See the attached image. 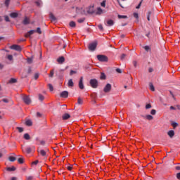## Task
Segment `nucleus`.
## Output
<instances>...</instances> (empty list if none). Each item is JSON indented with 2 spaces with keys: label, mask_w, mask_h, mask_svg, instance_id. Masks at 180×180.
Wrapping results in <instances>:
<instances>
[{
  "label": "nucleus",
  "mask_w": 180,
  "mask_h": 180,
  "mask_svg": "<svg viewBox=\"0 0 180 180\" xmlns=\"http://www.w3.org/2000/svg\"><path fill=\"white\" fill-rule=\"evenodd\" d=\"M25 124L26 126H32V124H33V122H32V120H28L25 122Z\"/></svg>",
  "instance_id": "obj_24"
},
{
  "label": "nucleus",
  "mask_w": 180,
  "mask_h": 180,
  "mask_svg": "<svg viewBox=\"0 0 180 180\" xmlns=\"http://www.w3.org/2000/svg\"><path fill=\"white\" fill-rule=\"evenodd\" d=\"M146 109H151V104H147L146 105Z\"/></svg>",
  "instance_id": "obj_51"
},
{
  "label": "nucleus",
  "mask_w": 180,
  "mask_h": 180,
  "mask_svg": "<svg viewBox=\"0 0 180 180\" xmlns=\"http://www.w3.org/2000/svg\"><path fill=\"white\" fill-rule=\"evenodd\" d=\"M146 119H148V120H153V119H154V117H153V115H146Z\"/></svg>",
  "instance_id": "obj_36"
},
{
  "label": "nucleus",
  "mask_w": 180,
  "mask_h": 180,
  "mask_svg": "<svg viewBox=\"0 0 180 180\" xmlns=\"http://www.w3.org/2000/svg\"><path fill=\"white\" fill-rule=\"evenodd\" d=\"M68 86H71V88H72V86H74V82H72V79H69Z\"/></svg>",
  "instance_id": "obj_18"
},
{
  "label": "nucleus",
  "mask_w": 180,
  "mask_h": 180,
  "mask_svg": "<svg viewBox=\"0 0 180 180\" xmlns=\"http://www.w3.org/2000/svg\"><path fill=\"white\" fill-rule=\"evenodd\" d=\"M63 120H68V113H65L62 116Z\"/></svg>",
  "instance_id": "obj_23"
},
{
  "label": "nucleus",
  "mask_w": 180,
  "mask_h": 180,
  "mask_svg": "<svg viewBox=\"0 0 180 180\" xmlns=\"http://www.w3.org/2000/svg\"><path fill=\"white\" fill-rule=\"evenodd\" d=\"M141 6V1L139 4V5L136 8V9H140Z\"/></svg>",
  "instance_id": "obj_60"
},
{
  "label": "nucleus",
  "mask_w": 180,
  "mask_h": 180,
  "mask_svg": "<svg viewBox=\"0 0 180 180\" xmlns=\"http://www.w3.org/2000/svg\"><path fill=\"white\" fill-rule=\"evenodd\" d=\"M77 73V70H70V75H74Z\"/></svg>",
  "instance_id": "obj_43"
},
{
  "label": "nucleus",
  "mask_w": 180,
  "mask_h": 180,
  "mask_svg": "<svg viewBox=\"0 0 180 180\" xmlns=\"http://www.w3.org/2000/svg\"><path fill=\"white\" fill-rule=\"evenodd\" d=\"M7 171H16V167H7Z\"/></svg>",
  "instance_id": "obj_31"
},
{
  "label": "nucleus",
  "mask_w": 180,
  "mask_h": 180,
  "mask_svg": "<svg viewBox=\"0 0 180 180\" xmlns=\"http://www.w3.org/2000/svg\"><path fill=\"white\" fill-rule=\"evenodd\" d=\"M69 26L70 27H75V26H77V24L74 21H70L69 23Z\"/></svg>",
  "instance_id": "obj_19"
},
{
  "label": "nucleus",
  "mask_w": 180,
  "mask_h": 180,
  "mask_svg": "<svg viewBox=\"0 0 180 180\" xmlns=\"http://www.w3.org/2000/svg\"><path fill=\"white\" fill-rule=\"evenodd\" d=\"M176 169L177 171H180V166H176Z\"/></svg>",
  "instance_id": "obj_64"
},
{
  "label": "nucleus",
  "mask_w": 180,
  "mask_h": 180,
  "mask_svg": "<svg viewBox=\"0 0 180 180\" xmlns=\"http://www.w3.org/2000/svg\"><path fill=\"white\" fill-rule=\"evenodd\" d=\"M71 169H72V165H69V166H68V171H71Z\"/></svg>",
  "instance_id": "obj_61"
},
{
  "label": "nucleus",
  "mask_w": 180,
  "mask_h": 180,
  "mask_svg": "<svg viewBox=\"0 0 180 180\" xmlns=\"http://www.w3.org/2000/svg\"><path fill=\"white\" fill-rule=\"evenodd\" d=\"M2 102H4L5 103H8L9 102V100H8L7 98H3Z\"/></svg>",
  "instance_id": "obj_50"
},
{
  "label": "nucleus",
  "mask_w": 180,
  "mask_h": 180,
  "mask_svg": "<svg viewBox=\"0 0 180 180\" xmlns=\"http://www.w3.org/2000/svg\"><path fill=\"white\" fill-rule=\"evenodd\" d=\"M102 12H103L102 8H101V7H98L97 8L96 15H101Z\"/></svg>",
  "instance_id": "obj_28"
},
{
  "label": "nucleus",
  "mask_w": 180,
  "mask_h": 180,
  "mask_svg": "<svg viewBox=\"0 0 180 180\" xmlns=\"http://www.w3.org/2000/svg\"><path fill=\"white\" fill-rule=\"evenodd\" d=\"M10 16H11V18H18V13H11L10 14Z\"/></svg>",
  "instance_id": "obj_29"
},
{
  "label": "nucleus",
  "mask_w": 180,
  "mask_h": 180,
  "mask_svg": "<svg viewBox=\"0 0 180 180\" xmlns=\"http://www.w3.org/2000/svg\"><path fill=\"white\" fill-rule=\"evenodd\" d=\"M35 33H38V34H41V29L40 27H37V30H35Z\"/></svg>",
  "instance_id": "obj_34"
},
{
  "label": "nucleus",
  "mask_w": 180,
  "mask_h": 180,
  "mask_svg": "<svg viewBox=\"0 0 180 180\" xmlns=\"http://www.w3.org/2000/svg\"><path fill=\"white\" fill-rule=\"evenodd\" d=\"M144 49L146 50V51H148L149 50H150V48L148 46H144Z\"/></svg>",
  "instance_id": "obj_49"
},
{
  "label": "nucleus",
  "mask_w": 180,
  "mask_h": 180,
  "mask_svg": "<svg viewBox=\"0 0 180 180\" xmlns=\"http://www.w3.org/2000/svg\"><path fill=\"white\" fill-rule=\"evenodd\" d=\"M8 60H9L10 61H12V60H13V56L12 55H8L7 57Z\"/></svg>",
  "instance_id": "obj_45"
},
{
  "label": "nucleus",
  "mask_w": 180,
  "mask_h": 180,
  "mask_svg": "<svg viewBox=\"0 0 180 180\" xmlns=\"http://www.w3.org/2000/svg\"><path fill=\"white\" fill-rule=\"evenodd\" d=\"M77 22L78 23H84V22H85V18L78 19Z\"/></svg>",
  "instance_id": "obj_33"
},
{
  "label": "nucleus",
  "mask_w": 180,
  "mask_h": 180,
  "mask_svg": "<svg viewBox=\"0 0 180 180\" xmlns=\"http://www.w3.org/2000/svg\"><path fill=\"white\" fill-rule=\"evenodd\" d=\"M48 86H49V90L51 91V92H53V91L54 90V89H53V85H51V84H49L48 85Z\"/></svg>",
  "instance_id": "obj_44"
},
{
  "label": "nucleus",
  "mask_w": 180,
  "mask_h": 180,
  "mask_svg": "<svg viewBox=\"0 0 180 180\" xmlns=\"http://www.w3.org/2000/svg\"><path fill=\"white\" fill-rule=\"evenodd\" d=\"M35 4L37 6H40L41 5V1L37 0L35 1Z\"/></svg>",
  "instance_id": "obj_40"
},
{
  "label": "nucleus",
  "mask_w": 180,
  "mask_h": 180,
  "mask_svg": "<svg viewBox=\"0 0 180 180\" xmlns=\"http://www.w3.org/2000/svg\"><path fill=\"white\" fill-rule=\"evenodd\" d=\"M58 64H63L65 61V58L63 56H60L57 59Z\"/></svg>",
  "instance_id": "obj_12"
},
{
  "label": "nucleus",
  "mask_w": 180,
  "mask_h": 180,
  "mask_svg": "<svg viewBox=\"0 0 180 180\" xmlns=\"http://www.w3.org/2000/svg\"><path fill=\"white\" fill-rule=\"evenodd\" d=\"M39 78V73H36L34 75V79H37Z\"/></svg>",
  "instance_id": "obj_58"
},
{
  "label": "nucleus",
  "mask_w": 180,
  "mask_h": 180,
  "mask_svg": "<svg viewBox=\"0 0 180 180\" xmlns=\"http://www.w3.org/2000/svg\"><path fill=\"white\" fill-rule=\"evenodd\" d=\"M134 17H135L136 19H139V13H134Z\"/></svg>",
  "instance_id": "obj_52"
},
{
  "label": "nucleus",
  "mask_w": 180,
  "mask_h": 180,
  "mask_svg": "<svg viewBox=\"0 0 180 180\" xmlns=\"http://www.w3.org/2000/svg\"><path fill=\"white\" fill-rule=\"evenodd\" d=\"M167 134L170 137V139H172V137L175 136V131H174V130H170L167 132Z\"/></svg>",
  "instance_id": "obj_14"
},
{
  "label": "nucleus",
  "mask_w": 180,
  "mask_h": 180,
  "mask_svg": "<svg viewBox=\"0 0 180 180\" xmlns=\"http://www.w3.org/2000/svg\"><path fill=\"white\" fill-rule=\"evenodd\" d=\"M110 89H112V85L110 84H107L106 86L104 87V92L108 93L110 92Z\"/></svg>",
  "instance_id": "obj_8"
},
{
  "label": "nucleus",
  "mask_w": 180,
  "mask_h": 180,
  "mask_svg": "<svg viewBox=\"0 0 180 180\" xmlns=\"http://www.w3.org/2000/svg\"><path fill=\"white\" fill-rule=\"evenodd\" d=\"M25 150H26L27 154H30V153H32V148H30V147H27V148H25Z\"/></svg>",
  "instance_id": "obj_27"
},
{
  "label": "nucleus",
  "mask_w": 180,
  "mask_h": 180,
  "mask_svg": "<svg viewBox=\"0 0 180 180\" xmlns=\"http://www.w3.org/2000/svg\"><path fill=\"white\" fill-rule=\"evenodd\" d=\"M100 79H106V75L104 73H101Z\"/></svg>",
  "instance_id": "obj_39"
},
{
  "label": "nucleus",
  "mask_w": 180,
  "mask_h": 180,
  "mask_svg": "<svg viewBox=\"0 0 180 180\" xmlns=\"http://www.w3.org/2000/svg\"><path fill=\"white\" fill-rule=\"evenodd\" d=\"M18 162L19 164H23V162H25V159L22 157V158H19L18 159Z\"/></svg>",
  "instance_id": "obj_21"
},
{
  "label": "nucleus",
  "mask_w": 180,
  "mask_h": 180,
  "mask_svg": "<svg viewBox=\"0 0 180 180\" xmlns=\"http://www.w3.org/2000/svg\"><path fill=\"white\" fill-rule=\"evenodd\" d=\"M124 58H126V54L123 53V54L121 56V60H124Z\"/></svg>",
  "instance_id": "obj_56"
},
{
  "label": "nucleus",
  "mask_w": 180,
  "mask_h": 180,
  "mask_svg": "<svg viewBox=\"0 0 180 180\" xmlns=\"http://www.w3.org/2000/svg\"><path fill=\"white\" fill-rule=\"evenodd\" d=\"M54 77V69L50 71L49 77L53 78Z\"/></svg>",
  "instance_id": "obj_32"
},
{
  "label": "nucleus",
  "mask_w": 180,
  "mask_h": 180,
  "mask_svg": "<svg viewBox=\"0 0 180 180\" xmlns=\"http://www.w3.org/2000/svg\"><path fill=\"white\" fill-rule=\"evenodd\" d=\"M49 18H50L51 22H56V20H57V18H56V16H54V14L52 13H51L49 14Z\"/></svg>",
  "instance_id": "obj_13"
},
{
  "label": "nucleus",
  "mask_w": 180,
  "mask_h": 180,
  "mask_svg": "<svg viewBox=\"0 0 180 180\" xmlns=\"http://www.w3.org/2000/svg\"><path fill=\"white\" fill-rule=\"evenodd\" d=\"M24 139L25 140H30V135H29V134H24Z\"/></svg>",
  "instance_id": "obj_30"
},
{
  "label": "nucleus",
  "mask_w": 180,
  "mask_h": 180,
  "mask_svg": "<svg viewBox=\"0 0 180 180\" xmlns=\"http://www.w3.org/2000/svg\"><path fill=\"white\" fill-rule=\"evenodd\" d=\"M148 71H149V72H153V71H154V70L152 68H150Z\"/></svg>",
  "instance_id": "obj_63"
},
{
  "label": "nucleus",
  "mask_w": 180,
  "mask_h": 180,
  "mask_svg": "<svg viewBox=\"0 0 180 180\" xmlns=\"http://www.w3.org/2000/svg\"><path fill=\"white\" fill-rule=\"evenodd\" d=\"M10 48L11 50H15V51H22V48L19 45H13Z\"/></svg>",
  "instance_id": "obj_6"
},
{
  "label": "nucleus",
  "mask_w": 180,
  "mask_h": 180,
  "mask_svg": "<svg viewBox=\"0 0 180 180\" xmlns=\"http://www.w3.org/2000/svg\"><path fill=\"white\" fill-rule=\"evenodd\" d=\"M22 23L24 25H29V23H30V20L27 17H25L22 21Z\"/></svg>",
  "instance_id": "obj_15"
},
{
  "label": "nucleus",
  "mask_w": 180,
  "mask_h": 180,
  "mask_svg": "<svg viewBox=\"0 0 180 180\" xmlns=\"http://www.w3.org/2000/svg\"><path fill=\"white\" fill-rule=\"evenodd\" d=\"M39 100L42 102V101H44V96L41 94H39Z\"/></svg>",
  "instance_id": "obj_37"
},
{
  "label": "nucleus",
  "mask_w": 180,
  "mask_h": 180,
  "mask_svg": "<svg viewBox=\"0 0 180 180\" xmlns=\"http://www.w3.org/2000/svg\"><path fill=\"white\" fill-rule=\"evenodd\" d=\"M60 98H68V91H62L60 94Z\"/></svg>",
  "instance_id": "obj_9"
},
{
  "label": "nucleus",
  "mask_w": 180,
  "mask_h": 180,
  "mask_svg": "<svg viewBox=\"0 0 180 180\" xmlns=\"http://www.w3.org/2000/svg\"><path fill=\"white\" fill-rule=\"evenodd\" d=\"M96 46H98V42L96 41L92 42L89 45V50H90V51H95L96 49Z\"/></svg>",
  "instance_id": "obj_4"
},
{
  "label": "nucleus",
  "mask_w": 180,
  "mask_h": 180,
  "mask_svg": "<svg viewBox=\"0 0 180 180\" xmlns=\"http://www.w3.org/2000/svg\"><path fill=\"white\" fill-rule=\"evenodd\" d=\"M118 18L119 19H127V15H118Z\"/></svg>",
  "instance_id": "obj_38"
},
{
  "label": "nucleus",
  "mask_w": 180,
  "mask_h": 180,
  "mask_svg": "<svg viewBox=\"0 0 180 180\" xmlns=\"http://www.w3.org/2000/svg\"><path fill=\"white\" fill-rule=\"evenodd\" d=\"M38 153H39V154H41V155L42 157H46V150H40L38 151Z\"/></svg>",
  "instance_id": "obj_17"
},
{
  "label": "nucleus",
  "mask_w": 180,
  "mask_h": 180,
  "mask_svg": "<svg viewBox=\"0 0 180 180\" xmlns=\"http://www.w3.org/2000/svg\"><path fill=\"white\" fill-rule=\"evenodd\" d=\"M37 164H39V160H35L32 162L33 165H37Z\"/></svg>",
  "instance_id": "obj_57"
},
{
  "label": "nucleus",
  "mask_w": 180,
  "mask_h": 180,
  "mask_svg": "<svg viewBox=\"0 0 180 180\" xmlns=\"http://www.w3.org/2000/svg\"><path fill=\"white\" fill-rule=\"evenodd\" d=\"M98 29H99L100 30H103V26H102V25H98Z\"/></svg>",
  "instance_id": "obj_59"
},
{
  "label": "nucleus",
  "mask_w": 180,
  "mask_h": 180,
  "mask_svg": "<svg viewBox=\"0 0 180 180\" xmlns=\"http://www.w3.org/2000/svg\"><path fill=\"white\" fill-rule=\"evenodd\" d=\"M150 113H151L152 115H155V114L157 113V111H156L155 110H152L150 111Z\"/></svg>",
  "instance_id": "obj_54"
},
{
  "label": "nucleus",
  "mask_w": 180,
  "mask_h": 180,
  "mask_svg": "<svg viewBox=\"0 0 180 180\" xmlns=\"http://www.w3.org/2000/svg\"><path fill=\"white\" fill-rule=\"evenodd\" d=\"M97 60H98V61H101V63H108V56L105 55H98Z\"/></svg>",
  "instance_id": "obj_2"
},
{
  "label": "nucleus",
  "mask_w": 180,
  "mask_h": 180,
  "mask_svg": "<svg viewBox=\"0 0 180 180\" xmlns=\"http://www.w3.org/2000/svg\"><path fill=\"white\" fill-rule=\"evenodd\" d=\"M101 6H103V8H105V6H106V1H103L101 4Z\"/></svg>",
  "instance_id": "obj_48"
},
{
  "label": "nucleus",
  "mask_w": 180,
  "mask_h": 180,
  "mask_svg": "<svg viewBox=\"0 0 180 180\" xmlns=\"http://www.w3.org/2000/svg\"><path fill=\"white\" fill-rule=\"evenodd\" d=\"M77 103L78 105H82V103H84V101L82 100L81 98H78V100H77Z\"/></svg>",
  "instance_id": "obj_35"
},
{
  "label": "nucleus",
  "mask_w": 180,
  "mask_h": 180,
  "mask_svg": "<svg viewBox=\"0 0 180 180\" xmlns=\"http://www.w3.org/2000/svg\"><path fill=\"white\" fill-rule=\"evenodd\" d=\"M4 4L8 8V6H9V4H11V0H6Z\"/></svg>",
  "instance_id": "obj_41"
},
{
  "label": "nucleus",
  "mask_w": 180,
  "mask_h": 180,
  "mask_svg": "<svg viewBox=\"0 0 180 180\" xmlns=\"http://www.w3.org/2000/svg\"><path fill=\"white\" fill-rule=\"evenodd\" d=\"M9 161H11V162H14V161H16V158L13 157V156H10L8 158Z\"/></svg>",
  "instance_id": "obj_26"
},
{
  "label": "nucleus",
  "mask_w": 180,
  "mask_h": 180,
  "mask_svg": "<svg viewBox=\"0 0 180 180\" xmlns=\"http://www.w3.org/2000/svg\"><path fill=\"white\" fill-rule=\"evenodd\" d=\"M115 25V21L113 20H108L107 21V26H113Z\"/></svg>",
  "instance_id": "obj_16"
},
{
  "label": "nucleus",
  "mask_w": 180,
  "mask_h": 180,
  "mask_svg": "<svg viewBox=\"0 0 180 180\" xmlns=\"http://www.w3.org/2000/svg\"><path fill=\"white\" fill-rule=\"evenodd\" d=\"M116 72H118V74H122V70H120V68H117Z\"/></svg>",
  "instance_id": "obj_53"
},
{
  "label": "nucleus",
  "mask_w": 180,
  "mask_h": 180,
  "mask_svg": "<svg viewBox=\"0 0 180 180\" xmlns=\"http://www.w3.org/2000/svg\"><path fill=\"white\" fill-rule=\"evenodd\" d=\"M89 84L91 88H98V80L96 79H90Z\"/></svg>",
  "instance_id": "obj_3"
},
{
  "label": "nucleus",
  "mask_w": 180,
  "mask_h": 180,
  "mask_svg": "<svg viewBox=\"0 0 180 180\" xmlns=\"http://www.w3.org/2000/svg\"><path fill=\"white\" fill-rule=\"evenodd\" d=\"M72 9L73 12H75V13H81L82 15H86V13L85 12V10L82 8H78V7H72Z\"/></svg>",
  "instance_id": "obj_1"
},
{
  "label": "nucleus",
  "mask_w": 180,
  "mask_h": 180,
  "mask_svg": "<svg viewBox=\"0 0 180 180\" xmlns=\"http://www.w3.org/2000/svg\"><path fill=\"white\" fill-rule=\"evenodd\" d=\"M16 82H18V80L16 79H14V78H11L9 80V84H16Z\"/></svg>",
  "instance_id": "obj_22"
},
{
  "label": "nucleus",
  "mask_w": 180,
  "mask_h": 180,
  "mask_svg": "<svg viewBox=\"0 0 180 180\" xmlns=\"http://www.w3.org/2000/svg\"><path fill=\"white\" fill-rule=\"evenodd\" d=\"M151 15H153V12L150 11H148V13H147V19L149 22H150V16H151Z\"/></svg>",
  "instance_id": "obj_25"
},
{
  "label": "nucleus",
  "mask_w": 180,
  "mask_h": 180,
  "mask_svg": "<svg viewBox=\"0 0 180 180\" xmlns=\"http://www.w3.org/2000/svg\"><path fill=\"white\" fill-rule=\"evenodd\" d=\"M172 127H174V129H175V127H176L178 126V123L172 122Z\"/></svg>",
  "instance_id": "obj_46"
},
{
  "label": "nucleus",
  "mask_w": 180,
  "mask_h": 180,
  "mask_svg": "<svg viewBox=\"0 0 180 180\" xmlns=\"http://www.w3.org/2000/svg\"><path fill=\"white\" fill-rule=\"evenodd\" d=\"M177 179H180V172L176 174Z\"/></svg>",
  "instance_id": "obj_62"
},
{
  "label": "nucleus",
  "mask_w": 180,
  "mask_h": 180,
  "mask_svg": "<svg viewBox=\"0 0 180 180\" xmlns=\"http://www.w3.org/2000/svg\"><path fill=\"white\" fill-rule=\"evenodd\" d=\"M5 20L6 22H10L9 17L8 15L5 16Z\"/></svg>",
  "instance_id": "obj_55"
},
{
  "label": "nucleus",
  "mask_w": 180,
  "mask_h": 180,
  "mask_svg": "<svg viewBox=\"0 0 180 180\" xmlns=\"http://www.w3.org/2000/svg\"><path fill=\"white\" fill-rule=\"evenodd\" d=\"M79 88L80 89H84V77H81L79 81Z\"/></svg>",
  "instance_id": "obj_7"
},
{
  "label": "nucleus",
  "mask_w": 180,
  "mask_h": 180,
  "mask_svg": "<svg viewBox=\"0 0 180 180\" xmlns=\"http://www.w3.org/2000/svg\"><path fill=\"white\" fill-rule=\"evenodd\" d=\"M94 6H89L88 8H86V13L92 15V13H94Z\"/></svg>",
  "instance_id": "obj_11"
},
{
  "label": "nucleus",
  "mask_w": 180,
  "mask_h": 180,
  "mask_svg": "<svg viewBox=\"0 0 180 180\" xmlns=\"http://www.w3.org/2000/svg\"><path fill=\"white\" fill-rule=\"evenodd\" d=\"M22 101L26 105H30L32 103V99L28 96H23Z\"/></svg>",
  "instance_id": "obj_5"
},
{
  "label": "nucleus",
  "mask_w": 180,
  "mask_h": 180,
  "mask_svg": "<svg viewBox=\"0 0 180 180\" xmlns=\"http://www.w3.org/2000/svg\"><path fill=\"white\" fill-rule=\"evenodd\" d=\"M34 33H36V30H31L27 33L25 34V37H30V36H32V34H33Z\"/></svg>",
  "instance_id": "obj_10"
},
{
  "label": "nucleus",
  "mask_w": 180,
  "mask_h": 180,
  "mask_svg": "<svg viewBox=\"0 0 180 180\" xmlns=\"http://www.w3.org/2000/svg\"><path fill=\"white\" fill-rule=\"evenodd\" d=\"M150 91H153V92L155 91V89L154 88V85H153V84H150Z\"/></svg>",
  "instance_id": "obj_42"
},
{
  "label": "nucleus",
  "mask_w": 180,
  "mask_h": 180,
  "mask_svg": "<svg viewBox=\"0 0 180 180\" xmlns=\"http://www.w3.org/2000/svg\"><path fill=\"white\" fill-rule=\"evenodd\" d=\"M17 130H18L19 133H22L23 128L22 127H17Z\"/></svg>",
  "instance_id": "obj_47"
},
{
  "label": "nucleus",
  "mask_w": 180,
  "mask_h": 180,
  "mask_svg": "<svg viewBox=\"0 0 180 180\" xmlns=\"http://www.w3.org/2000/svg\"><path fill=\"white\" fill-rule=\"evenodd\" d=\"M27 63L28 64H32L33 63V57L27 58Z\"/></svg>",
  "instance_id": "obj_20"
}]
</instances>
